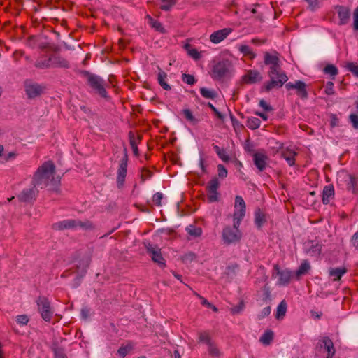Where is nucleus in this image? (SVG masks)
Listing matches in <instances>:
<instances>
[{"label": "nucleus", "mask_w": 358, "mask_h": 358, "mask_svg": "<svg viewBox=\"0 0 358 358\" xmlns=\"http://www.w3.org/2000/svg\"><path fill=\"white\" fill-rule=\"evenodd\" d=\"M246 206L241 196L235 197L234 210L233 213V227L227 226L224 227L222 236L224 242L231 244L238 241L241 238L239 227L242 220L245 215Z\"/></svg>", "instance_id": "1"}, {"label": "nucleus", "mask_w": 358, "mask_h": 358, "mask_svg": "<svg viewBox=\"0 0 358 358\" xmlns=\"http://www.w3.org/2000/svg\"><path fill=\"white\" fill-rule=\"evenodd\" d=\"M55 169V165L51 161L44 162L38 168L33 176V186L43 189L50 184L56 185L57 180L53 176Z\"/></svg>", "instance_id": "2"}, {"label": "nucleus", "mask_w": 358, "mask_h": 358, "mask_svg": "<svg viewBox=\"0 0 358 358\" xmlns=\"http://www.w3.org/2000/svg\"><path fill=\"white\" fill-rule=\"evenodd\" d=\"M234 72L233 66L227 59H223L217 62L212 69V77L215 80H224L232 76Z\"/></svg>", "instance_id": "3"}, {"label": "nucleus", "mask_w": 358, "mask_h": 358, "mask_svg": "<svg viewBox=\"0 0 358 358\" xmlns=\"http://www.w3.org/2000/svg\"><path fill=\"white\" fill-rule=\"evenodd\" d=\"M316 354L324 358H332L335 355V348L332 341L327 336L318 340L316 345Z\"/></svg>", "instance_id": "4"}, {"label": "nucleus", "mask_w": 358, "mask_h": 358, "mask_svg": "<svg viewBox=\"0 0 358 358\" xmlns=\"http://www.w3.org/2000/svg\"><path fill=\"white\" fill-rule=\"evenodd\" d=\"M268 74L270 78V81L265 85V90L280 88L288 80L287 75L282 69L276 70L273 73L268 71Z\"/></svg>", "instance_id": "5"}, {"label": "nucleus", "mask_w": 358, "mask_h": 358, "mask_svg": "<svg viewBox=\"0 0 358 358\" xmlns=\"http://www.w3.org/2000/svg\"><path fill=\"white\" fill-rule=\"evenodd\" d=\"M38 311L41 314V317L45 322H50L53 310L50 301L45 296H39L36 299Z\"/></svg>", "instance_id": "6"}, {"label": "nucleus", "mask_w": 358, "mask_h": 358, "mask_svg": "<svg viewBox=\"0 0 358 358\" xmlns=\"http://www.w3.org/2000/svg\"><path fill=\"white\" fill-rule=\"evenodd\" d=\"M84 74L88 85L94 90H106L110 87L109 81L103 80L100 76L87 71Z\"/></svg>", "instance_id": "7"}, {"label": "nucleus", "mask_w": 358, "mask_h": 358, "mask_svg": "<svg viewBox=\"0 0 358 358\" xmlns=\"http://www.w3.org/2000/svg\"><path fill=\"white\" fill-rule=\"evenodd\" d=\"M127 162L128 156L127 150H125L124 155L120 161L117 171V186L121 189L124 184L125 178L127 173Z\"/></svg>", "instance_id": "8"}, {"label": "nucleus", "mask_w": 358, "mask_h": 358, "mask_svg": "<svg viewBox=\"0 0 358 358\" xmlns=\"http://www.w3.org/2000/svg\"><path fill=\"white\" fill-rule=\"evenodd\" d=\"M220 183L216 177L213 178L206 186L207 196L209 202H215L219 199V193L217 192Z\"/></svg>", "instance_id": "9"}, {"label": "nucleus", "mask_w": 358, "mask_h": 358, "mask_svg": "<svg viewBox=\"0 0 358 358\" xmlns=\"http://www.w3.org/2000/svg\"><path fill=\"white\" fill-rule=\"evenodd\" d=\"M145 247L152 260L157 263L160 266H165L166 262L161 253V249L157 245L150 243H148Z\"/></svg>", "instance_id": "10"}, {"label": "nucleus", "mask_w": 358, "mask_h": 358, "mask_svg": "<svg viewBox=\"0 0 358 358\" xmlns=\"http://www.w3.org/2000/svg\"><path fill=\"white\" fill-rule=\"evenodd\" d=\"M273 270L274 272L273 273V276H274V275H276L279 277L278 280V285L285 286L289 283L292 278V272L289 270L280 269V266L278 264L274 265Z\"/></svg>", "instance_id": "11"}, {"label": "nucleus", "mask_w": 358, "mask_h": 358, "mask_svg": "<svg viewBox=\"0 0 358 358\" xmlns=\"http://www.w3.org/2000/svg\"><path fill=\"white\" fill-rule=\"evenodd\" d=\"M339 177L343 178L346 183V188L352 193H358V177L349 174L347 172H341Z\"/></svg>", "instance_id": "12"}, {"label": "nucleus", "mask_w": 358, "mask_h": 358, "mask_svg": "<svg viewBox=\"0 0 358 358\" xmlns=\"http://www.w3.org/2000/svg\"><path fill=\"white\" fill-rule=\"evenodd\" d=\"M263 76L260 72L257 70H248L241 77V83L245 84H255L260 83Z\"/></svg>", "instance_id": "13"}, {"label": "nucleus", "mask_w": 358, "mask_h": 358, "mask_svg": "<svg viewBox=\"0 0 358 358\" xmlns=\"http://www.w3.org/2000/svg\"><path fill=\"white\" fill-rule=\"evenodd\" d=\"M264 62L266 65L269 66L268 71H271V73L275 71L276 70H280V69H281L280 64V59L277 53H275V55H271L268 52H265Z\"/></svg>", "instance_id": "14"}, {"label": "nucleus", "mask_w": 358, "mask_h": 358, "mask_svg": "<svg viewBox=\"0 0 358 358\" xmlns=\"http://www.w3.org/2000/svg\"><path fill=\"white\" fill-rule=\"evenodd\" d=\"M338 17V24L345 25L350 19L351 12L350 8L345 6L337 5L335 6Z\"/></svg>", "instance_id": "15"}, {"label": "nucleus", "mask_w": 358, "mask_h": 358, "mask_svg": "<svg viewBox=\"0 0 358 358\" xmlns=\"http://www.w3.org/2000/svg\"><path fill=\"white\" fill-rule=\"evenodd\" d=\"M253 162L259 171L265 170L268 161V156L263 151L255 152L252 155Z\"/></svg>", "instance_id": "16"}, {"label": "nucleus", "mask_w": 358, "mask_h": 358, "mask_svg": "<svg viewBox=\"0 0 358 358\" xmlns=\"http://www.w3.org/2000/svg\"><path fill=\"white\" fill-rule=\"evenodd\" d=\"M37 187H34L29 189H23L18 195L17 199L21 202L24 203H31L36 200V195L38 194V191L36 189Z\"/></svg>", "instance_id": "17"}, {"label": "nucleus", "mask_w": 358, "mask_h": 358, "mask_svg": "<svg viewBox=\"0 0 358 358\" xmlns=\"http://www.w3.org/2000/svg\"><path fill=\"white\" fill-rule=\"evenodd\" d=\"M231 32V29L228 28L217 30L211 34L210 36V40L213 43H219L225 39Z\"/></svg>", "instance_id": "18"}, {"label": "nucleus", "mask_w": 358, "mask_h": 358, "mask_svg": "<svg viewBox=\"0 0 358 358\" xmlns=\"http://www.w3.org/2000/svg\"><path fill=\"white\" fill-rule=\"evenodd\" d=\"M76 220H64L54 223L52 228L55 230H64L76 228Z\"/></svg>", "instance_id": "19"}, {"label": "nucleus", "mask_w": 358, "mask_h": 358, "mask_svg": "<svg viewBox=\"0 0 358 358\" xmlns=\"http://www.w3.org/2000/svg\"><path fill=\"white\" fill-rule=\"evenodd\" d=\"M334 198V187L332 185H328L324 187L322 191V201L327 205Z\"/></svg>", "instance_id": "20"}, {"label": "nucleus", "mask_w": 358, "mask_h": 358, "mask_svg": "<svg viewBox=\"0 0 358 358\" xmlns=\"http://www.w3.org/2000/svg\"><path fill=\"white\" fill-rule=\"evenodd\" d=\"M34 66L39 69L52 68V56L41 55L36 61Z\"/></svg>", "instance_id": "21"}, {"label": "nucleus", "mask_w": 358, "mask_h": 358, "mask_svg": "<svg viewBox=\"0 0 358 358\" xmlns=\"http://www.w3.org/2000/svg\"><path fill=\"white\" fill-rule=\"evenodd\" d=\"M281 155L289 166L294 165L296 152L293 149L289 148H283Z\"/></svg>", "instance_id": "22"}, {"label": "nucleus", "mask_w": 358, "mask_h": 358, "mask_svg": "<svg viewBox=\"0 0 358 358\" xmlns=\"http://www.w3.org/2000/svg\"><path fill=\"white\" fill-rule=\"evenodd\" d=\"M129 143L131 145V147L133 150V152L136 156L138 155V144L141 141V137L140 136H136L135 134L130 131L129 133Z\"/></svg>", "instance_id": "23"}, {"label": "nucleus", "mask_w": 358, "mask_h": 358, "mask_svg": "<svg viewBox=\"0 0 358 358\" xmlns=\"http://www.w3.org/2000/svg\"><path fill=\"white\" fill-rule=\"evenodd\" d=\"M52 68L62 67L68 68L69 66V62L63 57L59 56L52 55Z\"/></svg>", "instance_id": "24"}, {"label": "nucleus", "mask_w": 358, "mask_h": 358, "mask_svg": "<svg viewBox=\"0 0 358 358\" xmlns=\"http://www.w3.org/2000/svg\"><path fill=\"white\" fill-rule=\"evenodd\" d=\"M347 272L345 268H336L329 270V275L333 278V280H339L341 277Z\"/></svg>", "instance_id": "25"}, {"label": "nucleus", "mask_w": 358, "mask_h": 358, "mask_svg": "<svg viewBox=\"0 0 358 358\" xmlns=\"http://www.w3.org/2000/svg\"><path fill=\"white\" fill-rule=\"evenodd\" d=\"M306 87H309V85L301 80H296L294 83L289 82L286 84L287 90H305Z\"/></svg>", "instance_id": "26"}, {"label": "nucleus", "mask_w": 358, "mask_h": 358, "mask_svg": "<svg viewBox=\"0 0 358 358\" xmlns=\"http://www.w3.org/2000/svg\"><path fill=\"white\" fill-rule=\"evenodd\" d=\"M207 347L208 355L211 358H220L222 353L214 342Z\"/></svg>", "instance_id": "27"}, {"label": "nucleus", "mask_w": 358, "mask_h": 358, "mask_svg": "<svg viewBox=\"0 0 358 358\" xmlns=\"http://www.w3.org/2000/svg\"><path fill=\"white\" fill-rule=\"evenodd\" d=\"M273 339V332L271 330L266 331L260 337L259 341L264 345L271 344Z\"/></svg>", "instance_id": "28"}, {"label": "nucleus", "mask_w": 358, "mask_h": 358, "mask_svg": "<svg viewBox=\"0 0 358 358\" xmlns=\"http://www.w3.org/2000/svg\"><path fill=\"white\" fill-rule=\"evenodd\" d=\"M213 149L218 155V157L224 162L229 161V157L224 149L220 148L217 145H213Z\"/></svg>", "instance_id": "29"}, {"label": "nucleus", "mask_w": 358, "mask_h": 358, "mask_svg": "<svg viewBox=\"0 0 358 358\" xmlns=\"http://www.w3.org/2000/svg\"><path fill=\"white\" fill-rule=\"evenodd\" d=\"M186 231L188 234L192 237H199L202 234L201 228L195 227L194 225H189L187 227Z\"/></svg>", "instance_id": "30"}, {"label": "nucleus", "mask_w": 358, "mask_h": 358, "mask_svg": "<svg viewBox=\"0 0 358 358\" xmlns=\"http://www.w3.org/2000/svg\"><path fill=\"white\" fill-rule=\"evenodd\" d=\"M265 221L264 214L261 212L260 209L257 210L255 213V223L257 227L260 228Z\"/></svg>", "instance_id": "31"}, {"label": "nucleus", "mask_w": 358, "mask_h": 358, "mask_svg": "<svg viewBox=\"0 0 358 358\" xmlns=\"http://www.w3.org/2000/svg\"><path fill=\"white\" fill-rule=\"evenodd\" d=\"M166 77L167 75L165 72L160 71L157 75V80L164 90H170L171 87L166 81Z\"/></svg>", "instance_id": "32"}, {"label": "nucleus", "mask_w": 358, "mask_h": 358, "mask_svg": "<svg viewBox=\"0 0 358 358\" xmlns=\"http://www.w3.org/2000/svg\"><path fill=\"white\" fill-rule=\"evenodd\" d=\"M323 72L326 75L330 76L332 78H334L338 73V70L334 64H327L324 69Z\"/></svg>", "instance_id": "33"}, {"label": "nucleus", "mask_w": 358, "mask_h": 358, "mask_svg": "<svg viewBox=\"0 0 358 358\" xmlns=\"http://www.w3.org/2000/svg\"><path fill=\"white\" fill-rule=\"evenodd\" d=\"M260 124L261 121L259 118L255 117L248 118L246 125L249 129L255 130L259 128Z\"/></svg>", "instance_id": "34"}, {"label": "nucleus", "mask_w": 358, "mask_h": 358, "mask_svg": "<svg viewBox=\"0 0 358 358\" xmlns=\"http://www.w3.org/2000/svg\"><path fill=\"white\" fill-rule=\"evenodd\" d=\"M76 228L80 227L86 230L94 229L93 223L90 220L80 221L76 220Z\"/></svg>", "instance_id": "35"}, {"label": "nucleus", "mask_w": 358, "mask_h": 358, "mask_svg": "<svg viewBox=\"0 0 358 358\" xmlns=\"http://www.w3.org/2000/svg\"><path fill=\"white\" fill-rule=\"evenodd\" d=\"M287 311V304L285 302V301H282L280 303V304L277 307V312H276V318L278 320L282 318Z\"/></svg>", "instance_id": "36"}, {"label": "nucleus", "mask_w": 358, "mask_h": 358, "mask_svg": "<svg viewBox=\"0 0 358 358\" xmlns=\"http://www.w3.org/2000/svg\"><path fill=\"white\" fill-rule=\"evenodd\" d=\"M185 118L192 125L198 123V120L193 115L192 113L189 109H184L182 111Z\"/></svg>", "instance_id": "37"}, {"label": "nucleus", "mask_w": 358, "mask_h": 358, "mask_svg": "<svg viewBox=\"0 0 358 358\" xmlns=\"http://www.w3.org/2000/svg\"><path fill=\"white\" fill-rule=\"evenodd\" d=\"M239 51L244 55L249 56L250 58H255L256 54L252 51V49L246 45H241L238 48Z\"/></svg>", "instance_id": "38"}, {"label": "nucleus", "mask_w": 358, "mask_h": 358, "mask_svg": "<svg viewBox=\"0 0 358 358\" xmlns=\"http://www.w3.org/2000/svg\"><path fill=\"white\" fill-rule=\"evenodd\" d=\"M310 268L309 263L306 261L301 263L299 269L296 272V275L299 278L301 275L306 274Z\"/></svg>", "instance_id": "39"}, {"label": "nucleus", "mask_w": 358, "mask_h": 358, "mask_svg": "<svg viewBox=\"0 0 358 358\" xmlns=\"http://www.w3.org/2000/svg\"><path fill=\"white\" fill-rule=\"evenodd\" d=\"M133 348V345L131 343L122 345L117 350V354L122 358H124Z\"/></svg>", "instance_id": "40"}, {"label": "nucleus", "mask_w": 358, "mask_h": 358, "mask_svg": "<svg viewBox=\"0 0 358 358\" xmlns=\"http://www.w3.org/2000/svg\"><path fill=\"white\" fill-rule=\"evenodd\" d=\"M185 48L187 50L188 55L193 59L197 60L201 58V52H199L195 48H192L190 45L187 44V45H185Z\"/></svg>", "instance_id": "41"}, {"label": "nucleus", "mask_w": 358, "mask_h": 358, "mask_svg": "<svg viewBox=\"0 0 358 358\" xmlns=\"http://www.w3.org/2000/svg\"><path fill=\"white\" fill-rule=\"evenodd\" d=\"M199 339L200 342L206 344L207 346L213 343L209 336V334L206 331L199 333Z\"/></svg>", "instance_id": "42"}, {"label": "nucleus", "mask_w": 358, "mask_h": 358, "mask_svg": "<svg viewBox=\"0 0 358 358\" xmlns=\"http://www.w3.org/2000/svg\"><path fill=\"white\" fill-rule=\"evenodd\" d=\"M150 24L156 31H159L161 33L164 32V28L162 24L157 20H155L152 17H149Z\"/></svg>", "instance_id": "43"}, {"label": "nucleus", "mask_w": 358, "mask_h": 358, "mask_svg": "<svg viewBox=\"0 0 358 358\" xmlns=\"http://www.w3.org/2000/svg\"><path fill=\"white\" fill-rule=\"evenodd\" d=\"M182 80L188 85H193L196 83V79L194 76L186 73L182 75Z\"/></svg>", "instance_id": "44"}, {"label": "nucleus", "mask_w": 358, "mask_h": 358, "mask_svg": "<svg viewBox=\"0 0 358 358\" xmlns=\"http://www.w3.org/2000/svg\"><path fill=\"white\" fill-rule=\"evenodd\" d=\"M162 4L160 6V8L165 11L169 10L175 3L173 0H162Z\"/></svg>", "instance_id": "45"}, {"label": "nucleus", "mask_w": 358, "mask_h": 358, "mask_svg": "<svg viewBox=\"0 0 358 358\" xmlns=\"http://www.w3.org/2000/svg\"><path fill=\"white\" fill-rule=\"evenodd\" d=\"M228 174L227 169L222 164L217 165V176L219 178L224 179L227 178Z\"/></svg>", "instance_id": "46"}, {"label": "nucleus", "mask_w": 358, "mask_h": 358, "mask_svg": "<svg viewBox=\"0 0 358 358\" xmlns=\"http://www.w3.org/2000/svg\"><path fill=\"white\" fill-rule=\"evenodd\" d=\"M29 321V318L27 315H20L16 317V322L20 325H26Z\"/></svg>", "instance_id": "47"}, {"label": "nucleus", "mask_w": 358, "mask_h": 358, "mask_svg": "<svg viewBox=\"0 0 358 358\" xmlns=\"http://www.w3.org/2000/svg\"><path fill=\"white\" fill-rule=\"evenodd\" d=\"M162 199H163V194L161 192H157L153 195L152 201L155 205L160 206H162L161 202H162Z\"/></svg>", "instance_id": "48"}, {"label": "nucleus", "mask_w": 358, "mask_h": 358, "mask_svg": "<svg viewBox=\"0 0 358 358\" xmlns=\"http://www.w3.org/2000/svg\"><path fill=\"white\" fill-rule=\"evenodd\" d=\"M271 307L270 306H267V307H265L262 309V310L261 311V313L257 315V318L258 320H262L267 316H268L271 313Z\"/></svg>", "instance_id": "49"}, {"label": "nucleus", "mask_w": 358, "mask_h": 358, "mask_svg": "<svg viewBox=\"0 0 358 358\" xmlns=\"http://www.w3.org/2000/svg\"><path fill=\"white\" fill-rule=\"evenodd\" d=\"M347 67L350 72L356 76H358V65L356 63H348Z\"/></svg>", "instance_id": "50"}, {"label": "nucleus", "mask_w": 358, "mask_h": 358, "mask_svg": "<svg viewBox=\"0 0 358 358\" xmlns=\"http://www.w3.org/2000/svg\"><path fill=\"white\" fill-rule=\"evenodd\" d=\"M25 87H26V90H41L40 86L31 81V80H27L25 82Z\"/></svg>", "instance_id": "51"}, {"label": "nucleus", "mask_w": 358, "mask_h": 358, "mask_svg": "<svg viewBox=\"0 0 358 358\" xmlns=\"http://www.w3.org/2000/svg\"><path fill=\"white\" fill-rule=\"evenodd\" d=\"M353 28L355 30L358 31V6L353 12Z\"/></svg>", "instance_id": "52"}, {"label": "nucleus", "mask_w": 358, "mask_h": 358, "mask_svg": "<svg viewBox=\"0 0 358 358\" xmlns=\"http://www.w3.org/2000/svg\"><path fill=\"white\" fill-rule=\"evenodd\" d=\"M201 95L208 99H213L217 96L216 91H201Z\"/></svg>", "instance_id": "53"}, {"label": "nucleus", "mask_w": 358, "mask_h": 358, "mask_svg": "<svg viewBox=\"0 0 358 358\" xmlns=\"http://www.w3.org/2000/svg\"><path fill=\"white\" fill-rule=\"evenodd\" d=\"M40 92L41 91H26V95L27 99H34L40 96Z\"/></svg>", "instance_id": "54"}, {"label": "nucleus", "mask_w": 358, "mask_h": 358, "mask_svg": "<svg viewBox=\"0 0 358 358\" xmlns=\"http://www.w3.org/2000/svg\"><path fill=\"white\" fill-rule=\"evenodd\" d=\"M243 308H244V303L243 301H241L238 306L231 308V313L232 314L239 313L241 311H242L243 310Z\"/></svg>", "instance_id": "55"}, {"label": "nucleus", "mask_w": 358, "mask_h": 358, "mask_svg": "<svg viewBox=\"0 0 358 358\" xmlns=\"http://www.w3.org/2000/svg\"><path fill=\"white\" fill-rule=\"evenodd\" d=\"M350 120L353 127L356 129H358V115L356 114H351L350 115Z\"/></svg>", "instance_id": "56"}, {"label": "nucleus", "mask_w": 358, "mask_h": 358, "mask_svg": "<svg viewBox=\"0 0 358 358\" xmlns=\"http://www.w3.org/2000/svg\"><path fill=\"white\" fill-rule=\"evenodd\" d=\"M259 106L262 107L265 111H271L272 110V107L265 100L261 99L259 101Z\"/></svg>", "instance_id": "57"}, {"label": "nucleus", "mask_w": 358, "mask_h": 358, "mask_svg": "<svg viewBox=\"0 0 358 358\" xmlns=\"http://www.w3.org/2000/svg\"><path fill=\"white\" fill-rule=\"evenodd\" d=\"M194 294L199 298L201 299V304L203 306H207L208 308V307H211V303L210 302H208L205 298H203V296H201L200 294H197L196 292H194Z\"/></svg>", "instance_id": "58"}, {"label": "nucleus", "mask_w": 358, "mask_h": 358, "mask_svg": "<svg viewBox=\"0 0 358 358\" xmlns=\"http://www.w3.org/2000/svg\"><path fill=\"white\" fill-rule=\"evenodd\" d=\"M352 245L358 249V231L356 232L352 238Z\"/></svg>", "instance_id": "59"}, {"label": "nucleus", "mask_w": 358, "mask_h": 358, "mask_svg": "<svg viewBox=\"0 0 358 358\" xmlns=\"http://www.w3.org/2000/svg\"><path fill=\"white\" fill-rule=\"evenodd\" d=\"M195 257H196V255L192 252H189V253L185 255V259H190V260L195 259Z\"/></svg>", "instance_id": "60"}, {"label": "nucleus", "mask_w": 358, "mask_h": 358, "mask_svg": "<svg viewBox=\"0 0 358 358\" xmlns=\"http://www.w3.org/2000/svg\"><path fill=\"white\" fill-rule=\"evenodd\" d=\"M255 114L262 117L264 120H268V115L264 113L257 112Z\"/></svg>", "instance_id": "61"}, {"label": "nucleus", "mask_w": 358, "mask_h": 358, "mask_svg": "<svg viewBox=\"0 0 358 358\" xmlns=\"http://www.w3.org/2000/svg\"><path fill=\"white\" fill-rule=\"evenodd\" d=\"M96 92H98L99 95L101 97L104 98V99L108 98L107 91H96Z\"/></svg>", "instance_id": "62"}, {"label": "nucleus", "mask_w": 358, "mask_h": 358, "mask_svg": "<svg viewBox=\"0 0 358 358\" xmlns=\"http://www.w3.org/2000/svg\"><path fill=\"white\" fill-rule=\"evenodd\" d=\"M80 109L86 114L87 115H90L91 114V111L90 110L85 106H80Z\"/></svg>", "instance_id": "63"}, {"label": "nucleus", "mask_w": 358, "mask_h": 358, "mask_svg": "<svg viewBox=\"0 0 358 358\" xmlns=\"http://www.w3.org/2000/svg\"><path fill=\"white\" fill-rule=\"evenodd\" d=\"M215 113V115L217 116V117L221 120H224V115L220 113L217 109H216V111H214L213 112Z\"/></svg>", "instance_id": "64"}]
</instances>
